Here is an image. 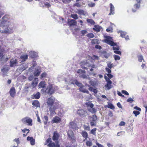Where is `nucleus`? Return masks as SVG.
<instances>
[{"mask_svg": "<svg viewBox=\"0 0 147 147\" xmlns=\"http://www.w3.org/2000/svg\"><path fill=\"white\" fill-rule=\"evenodd\" d=\"M77 113L80 116L82 117H86L88 114L87 111L83 109L78 110Z\"/></svg>", "mask_w": 147, "mask_h": 147, "instance_id": "0eeeda50", "label": "nucleus"}, {"mask_svg": "<svg viewBox=\"0 0 147 147\" xmlns=\"http://www.w3.org/2000/svg\"><path fill=\"white\" fill-rule=\"evenodd\" d=\"M84 129L85 130L89 131L90 130V127L89 126H87L84 125Z\"/></svg>", "mask_w": 147, "mask_h": 147, "instance_id": "4d7b16f0", "label": "nucleus"}, {"mask_svg": "<svg viewBox=\"0 0 147 147\" xmlns=\"http://www.w3.org/2000/svg\"><path fill=\"white\" fill-rule=\"evenodd\" d=\"M107 43L112 46L114 47V46H117V44L116 43L114 42L112 40L107 41Z\"/></svg>", "mask_w": 147, "mask_h": 147, "instance_id": "b1692460", "label": "nucleus"}, {"mask_svg": "<svg viewBox=\"0 0 147 147\" xmlns=\"http://www.w3.org/2000/svg\"><path fill=\"white\" fill-rule=\"evenodd\" d=\"M30 56L32 58H35L37 56V53L34 51H31L30 52Z\"/></svg>", "mask_w": 147, "mask_h": 147, "instance_id": "4be33fe9", "label": "nucleus"}, {"mask_svg": "<svg viewBox=\"0 0 147 147\" xmlns=\"http://www.w3.org/2000/svg\"><path fill=\"white\" fill-rule=\"evenodd\" d=\"M110 13L109 14V15H111L112 14H113L114 13V10L115 7L111 3L110 4Z\"/></svg>", "mask_w": 147, "mask_h": 147, "instance_id": "a211bd4d", "label": "nucleus"}, {"mask_svg": "<svg viewBox=\"0 0 147 147\" xmlns=\"http://www.w3.org/2000/svg\"><path fill=\"white\" fill-rule=\"evenodd\" d=\"M45 82L44 81H42L39 84L38 86L39 87V88H44L45 87Z\"/></svg>", "mask_w": 147, "mask_h": 147, "instance_id": "cd10ccee", "label": "nucleus"}, {"mask_svg": "<svg viewBox=\"0 0 147 147\" xmlns=\"http://www.w3.org/2000/svg\"><path fill=\"white\" fill-rule=\"evenodd\" d=\"M101 55L106 59L108 58L109 55L106 51H104L101 52Z\"/></svg>", "mask_w": 147, "mask_h": 147, "instance_id": "393cba45", "label": "nucleus"}, {"mask_svg": "<svg viewBox=\"0 0 147 147\" xmlns=\"http://www.w3.org/2000/svg\"><path fill=\"white\" fill-rule=\"evenodd\" d=\"M89 83L92 86H95L96 84V81L92 80H90L89 81Z\"/></svg>", "mask_w": 147, "mask_h": 147, "instance_id": "58836bf2", "label": "nucleus"}, {"mask_svg": "<svg viewBox=\"0 0 147 147\" xmlns=\"http://www.w3.org/2000/svg\"><path fill=\"white\" fill-rule=\"evenodd\" d=\"M88 110L89 112L92 114L95 113L97 111V110L93 107L92 108H88Z\"/></svg>", "mask_w": 147, "mask_h": 147, "instance_id": "c756f323", "label": "nucleus"}, {"mask_svg": "<svg viewBox=\"0 0 147 147\" xmlns=\"http://www.w3.org/2000/svg\"><path fill=\"white\" fill-rule=\"evenodd\" d=\"M86 144L87 146L90 147L92 145V143L91 142L87 141L86 142Z\"/></svg>", "mask_w": 147, "mask_h": 147, "instance_id": "de8ad7c7", "label": "nucleus"}, {"mask_svg": "<svg viewBox=\"0 0 147 147\" xmlns=\"http://www.w3.org/2000/svg\"><path fill=\"white\" fill-rule=\"evenodd\" d=\"M22 122L24 124L26 123H27L29 126H32V119L28 117H24L22 119Z\"/></svg>", "mask_w": 147, "mask_h": 147, "instance_id": "423d86ee", "label": "nucleus"}, {"mask_svg": "<svg viewBox=\"0 0 147 147\" xmlns=\"http://www.w3.org/2000/svg\"><path fill=\"white\" fill-rule=\"evenodd\" d=\"M135 101L133 100L132 98H131V97L129 98L127 100V101L129 102V103H131L133 102H134Z\"/></svg>", "mask_w": 147, "mask_h": 147, "instance_id": "864d4df0", "label": "nucleus"}, {"mask_svg": "<svg viewBox=\"0 0 147 147\" xmlns=\"http://www.w3.org/2000/svg\"><path fill=\"white\" fill-rule=\"evenodd\" d=\"M67 135L69 138L73 140H75L74 137V133L73 131L71 130H69L67 132Z\"/></svg>", "mask_w": 147, "mask_h": 147, "instance_id": "f8f14e48", "label": "nucleus"}, {"mask_svg": "<svg viewBox=\"0 0 147 147\" xmlns=\"http://www.w3.org/2000/svg\"><path fill=\"white\" fill-rule=\"evenodd\" d=\"M13 141L16 142L18 145L20 143V141L19 138H15Z\"/></svg>", "mask_w": 147, "mask_h": 147, "instance_id": "bf43d9fd", "label": "nucleus"}, {"mask_svg": "<svg viewBox=\"0 0 147 147\" xmlns=\"http://www.w3.org/2000/svg\"><path fill=\"white\" fill-rule=\"evenodd\" d=\"M81 134L84 138H85L84 140H85L86 139H87L88 138V134L86 131H83L82 132Z\"/></svg>", "mask_w": 147, "mask_h": 147, "instance_id": "5701e85b", "label": "nucleus"}, {"mask_svg": "<svg viewBox=\"0 0 147 147\" xmlns=\"http://www.w3.org/2000/svg\"><path fill=\"white\" fill-rule=\"evenodd\" d=\"M122 93L124 94L125 95L128 96L129 95V93L126 90H122L121 91Z\"/></svg>", "mask_w": 147, "mask_h": 147, "instance_id": "052dcab7", "label": "nucleus"}, {"mask_svg": "<svg viewBox=\"0 0 147 147\" xmlns=\"http://www.w3.org/2000/svg\"><path fill=\"white\" fill-rule=\"evenodd\" d=\"M80 77L84 79H88V80H90V78L88 77V76H87L84 74H82Z\"/></svg>", "mask_w": 147, "mask_h": 147, "instance_id": "ea45409f", "label": "nucleus"}, {"mask_svg": "<svg viewBox=\"0 0 147 147\" xmlns=\"http://www.w3.org/2000/svg\"><path fill=\"white\" fill-rule=\"evenodd\" d=\"M89 119L90 120V125L92 126H95L96 121L97 119V116L96 115H94L92 116H90Z\"/></svg>", "mask_w": 147, "mask_h": 147, "instance_id": "20e7f679", "label": "nucleus"}, {"mask_svg": "<svg viewBox=\"0 0 147 147\" xmlns=\"http://www.w3.org/2000/svg\"><path fill=\"white\" fill-rule=\"evenodd\" d=\"M81 65H87L88 64V62L86 60H83L81 62Z\"/></svg>", "mask_w": 147, "mask_h": 147, "instance_id": "79ce46f5", "label": "nucleus"}, {"mask_svg": "<svg viewBox=\"0 0 147 147\" xmlns=\"http://www.w3.org/2000/svg\"><path fill=\"white\" fill-rule=\"evenodd\" d=\"M108 106L107 107L112 109H115V107L114 105L111 103H108Z\"/></svg>", "mask_w": 147, "mask_h": 147, "instance_id": "4c0bfd02", "label": "nucleus"}, {"mask_svg": "<svg viewBox=\"0 0 147 147\" xmlns=\"http://www.w3.org/2000/svg\"><path fill=\"white\" fill-rule=\"evenodd\" d=\"M113 57L115 59V60L116 61L117 60H119L120 59V57L118 55H113Z\"/></svg>", "mask_w": 147, "mask_h": 147, "instance_id": "603ef678", "label": "nucleus"}, {"mask_svg": "<svg viewBox=\"0 0 147 147\" xmlns=\"http://www.w3.org/2000/svg\"><path fill=\"white\" fill-rule=\"evenodd\" d=\"M57 87L56 86L53 87L52 85L49 84L45 90L43 89H42L41 91H45L46 93L48 95H51L54 92L55 90L57 89Z\"/></svg>", "mask_w": 147, "mask_h": 147, "instance_id": "7ed1b4c3", "label": "nucleus"}, {"mask_svg": "<svg viewBox=\"0 0 147 147\" xmlns=\"http://www.w3.org/2000/svg\"><path fill=\"white\" fill-rule=\"evenodd\" d=\"M47 74L45 72L42 73L40 75L41 78H43L46 76Z\"/></svg>", "mask_w": 147, "mask_h": 147, "instance_id": "680f3d73", "label": "nucleus"}, {"mask_svg": "<svg viewBox=\"0 0 147 147\" xmlns=\"http://www.w3.org/2000/svg\"><path fill=\"white\" fill-rule=\"evenodd\" d=\"M106 82L107 83L105 85V87L106 88V89H105L106 90H109L112 88L111 85L112 82L111 80Z\"/></svg>", "mask_w": 147, "mask_h": 147, "instance_id": "1a4fd4ad", "label": "nucleus"}, {"mask_svg": "<svg viewBox=\"0 0 147 147\" xmlns=\"http://www.w3.org/2000/svg\"><path fill=\"white\" fill-rule=\"evenodd\" d=\"M85 72L86 71L85 70L82 69H79L77 71V73H85Z\"/></svg>", "mask_w": 147, "mask_h": 147, "instance_id": "69168bd1", "label": "nucleus"}, {"mask_svg": "<svg viewBox=\"0 0 147 147\" xmlns=\"http://www.w3.org/2000/svg\"><path fill=\"white\" fill-rule=\"evenodd\" d=\"M10 66L13 67L17 65L18 62L16 60H14L13 59H11L10 61Z\"/></svg>", "mask_w": 147, "mask_h": 147, "instance_id": "9d476101", "label": "nucleus"}, {"mask_svg": "<svg viewBox=\"0 0 147 147\" xmlns=\"http://www.w3.org/2000/svg\"><path fill=\"white\" fill-rule=\"evenodd\" d=\"M32 105L36 107H40V104L38 100H35L33 101L32 102Z\"/></svg>", "mask_w": 147, "mask_h": 147, "instance_id": "aec40b11", "label": "nucleus"}, {"mask_svg": "<svg viewBox=\"0 0 147 147\" xmlns=\"http://www.w3.org/2000/svg\"><path fill=\"white\" fill-rule=\"evenodd\" d=\"M75 84L78 87H80V88H81V87H82L83 86V85L81 83H80L77 80H76L75 81Z\"/></svg>", "mask_w": 147, "mask_h": 147, "instance_id": "c9c22d12", "label": "nucleus"}, {"mask_svg": "<svg viewBox=\"0 0 147 147\" xmlns=\"http://www.w3.org/2000/svg\"><path fill=\"white\" fill-rule=\"evenodd\" d=\"M55 100V98L53 97L48 98L47 100L46 103L47 107L51 115L55 114V110L61 107V105L59 102L57 101L56 102Z\"/></svg>", "mask_w": 147, "mask_h": 147, "instance_id": "f03ea898", "label": "nucleus"}, {"mask_svg": "<svg viewBox=\"0 0 147 147\" xmlns=\"http://www.w3.org/2000/svg\"><path fill=\"white\" fill-rule=\"evenodd\" d=\"M80 90L81 92L83 93H86L87 94H89V92L87 90L83 88V86L81 88H80Z\"/></svg>", "mask_w": 147, "mask_h": 147, "instance_id": "2f4dec72", "label": "nucleus"}, {"mask_svg": "<svg viewBox=\"0 0 147 147\" xmlns=\"http://www.w3.org/2000/svg\"><path fill=\"white\" fill-rule=\"evenodd\" d=\"M7 16H4L2 18V21L0 23V27H2L3 29L1 30L2 33H10L13 32L14 24L12 20L7 21Z\"/></svg>", "mask_w": 147, "mask_h": 147, "instance_id": "f257e3e1", "label": "nucleus"}, {"mask_svg": "<svg viewBox=\"0 0 147 147\" xmlns=\"http://www.w3.org/2000/svg\"><path fill=\"white\" fill-rule=\"evenodd\" d=\"M71 16L75 20H77L78 18V15L76 14H72Z\"/></svg>", "mask_w": 147, "mask_h": 147, "instance_id": "37998d69", "label": "nucleus"}, {"mask_svg": "<svg viewBox=\"0 0 147 147\" xmlns=\"http://www.w3.org/2000/svg\"><path fill=\"white\" fill-rule=\"evenodd\" d=\"M86 104L88 107H90V108H92L94 106L93 104L92 103L87 102L86 103Z\"/></svg>", "mask_w": 147, "mask_h": 147, "instance_id": "a18cd8bd", "label": "nucleus"}, {"mask_svg": "<svg viewBox=\"0 0 147 147\" xmlns=\"http://www.w3.org/2000/svg\"><path fill=\"white\" fill-rule=\"evenodd\" d=\"M59 135V134L56 131H54L53 133V136L52 137V139L54 141H57L58 140Z\"/></svg>", "mask_w": 147, "mask_h": 147, "instance_id": "ddd939ff", "label": "nucleus"}, {"mask_svg": "<svg viewBox=\"0 0 147 147\" xmlns=\"http://www.w3.org/2000/svg\"><path fill=\"white\" fill-rule=\"evenodd\" d=\"M116 47H113V49L114 50H119L120 49V48L117 45V46H116Z\"/></svg>", "mask_w": 147, "mask_h": 147, "instance_id": "0e129e2a", "label": "nucleus"}, {"mask_svg": "<svg viewBox=\"0 0 147 147\" xmlns=\"http://www.w3.org/2000/svg\"><path fill=\"white\" fill-rule=\"evenodd\" d=\"M87 21L88 23L92 25H94L95 23L93 20L92 19H87Z\"/></svg>", "mask_w": 147, "mask_h": 147, "instance_id": "e433bc0d", "label": "nucleus"}, {"mask_svg": "<svg viewBox=\"0 0 147 147\" xmlns=\"http://www.w3.org/2000/svg\"><path fill=\"white\" fill-rule=\"evenodd\" d=\"M41 71V69L40 68H35L34 73L35 76H38Z\"/></svg>", "mask_w": 147, "mask_h": 147, "instance_id": "4468645a", "label": "nucleus"}, {"mask_svg": "<svg viewBox=\"0 0 147 147\" xmlns=\"http://www.w3.org/2000/svg\"><path fill=\"white\" fill-rule=\"evenodd\" d=\"M76 13L79 15H83L84 16H85L87 14V12L82 9L78 10Z\"/></svg>", "mask_w": 147, "mask_h": 147, "instance_id": "6ab92c4d", "label": "nucleus"}, {"mask_svg": "<svg viewBox=\"0 0 147 147\" xmlns=\"http://www.w3.org/2000/svg\"><path fill=\"white\" fill-rule=\"evenodd\" d=\"M105 42L106 43L107 41H111L112 40V38L111 37L108 36H105Z\"/></svg>", "mask_w": 147, "mask_h": 147, "instance_id": "f704fd0d", "label": "nucleus"}, {"mask_svg": "<svg viewBox=\"0 0 147 147\" xmlns=\"http://www.w3.org/2000/svg\"><path fill=\"white\" fill-rule=\"evenodd\" d=\"M133 113L135 115L136 117H137L140 114V112L138 111H134Z\"/></svg>", "mask_w": 147, "mask_h": 147, "instance_id": "09e8293b", "label": "nucleus"}, {"mask_svg": "<svg viewBox=\"0 0 147 147\" xmlns=\"http://www.w3.org/2000/svg\"><path fill=\"white\" fill-rule=\"evenodd\" d=\"M10 68L9 67L6 66H4L1 69V71L2 74V76L4 77L6 76H7V74L9 71Z\"/></svg>", "mask_w": 147, "mask_h": 147, "instance_id": "39448f33", "label": "nucleus"}, {"mask_svg": "<svg viewBox=\"0 0 147 147\" xmlns=\"http://www.w3.org/2000/svg\"><path fill=\"white\" fill-rule=\"evenodd\" d=\"M69 127L70 128L72 129H76V123L73 122H70V123Z\"/></svg>", "mask_w": 147, "mask_h": 147, "instance_id": "c85d7f7f", "label": "nucleus"}, {"mask_svg": "<svg viewBox=\"0 0 147 147\" xmlns=\"http://www.w3.org/2000/svg\"><path fill=\"white\" fill-rule=\"evenodd\" d=\"M107 65L108 67L110 69L112 68L114 66L113 64L111 62L108 63Z\"/></svg>", "mask_w": 147, "mask_h": 147, "instance_id": "5fc2aeb1", "label": "nucleus"}, {"mask_svg": "<svg viewBox=\"0 0 147 147\" xmlns=\"http://www.w3.org/2000/svg\"><path fill=\"white\" fill-rule=\"evenodd\" d=\"M34 78V76L32 75H31L28 78V80L30 81L33 80Z\"/></svg>", "mask_w": 147, "mask_h": 147, "instance_id": "774afa93", "label": "nucleus"}, {"mask_svg": "<svg viewBox=\"0 0 147 147\" xmlns=\"http://www.w3.org/2000/svg\"><path fill=\"white\" fill-rule=\"evenodd\" d=\"M96 130V128H93V129H92L90 131V133L91 134L95 135H96L95 131Z\"/></svg>", "mask_w": 147, "mask_h": 147, "instance_id": "3c124183", "label": "nucleus"}, {"mask_svg": "<svg viewBox=\"0 0 147 147\" xmlns=\"http://www.w3.org/2000/svg\"><path fill=\"white\" fill-rule=\"evenodd\" d=\"M118 33L121 34V36L122 38L125 37V35L127 34L126 32L120 30L117 31Z\"/></svg>", "mask_w": 147, "mask_h": 147, "instance_id": "bb28decb", "label": "nucleus"}, {"mask_svg": "<svg viewBox=\"0 0 147 147\" xmlns=\"http://www.w3.org/2000/svg\"><path fill=\"white\" fill-rule=\"evenodd\" d=\"M140 7V4L136 3L134 5V7L135 9H132V11L133 12H135L136 11V10L139 9Z\"/></svg>", "mask_w": 147, "mask_h": 147, "instance_id": "412c9836", "label": "nucleus"}, {"mask_svg": "<svg viewBox=\"0 0 147 147\" xmlns=\"http://www.w3.org/2000/svg\"><path fill=\"white\" fill-rule=\"evenodd\" d=\"M106 31L107 32H113V28L111 26H109V28H107L106 30Z\"/></svg>", "mask_w": 147, "mask_h": 147, "instance_id": "8fccbe9b", "label": "nucleus"}, {"mask_svg": "<svg viewBox=\"0 0 147 147\" xmlns=\"http://www.w3.org/2000/svg\"><path fill=\"white\" fill-rule=\"evenodd\" d=\"M86 36L90 38H92L94 37V35L92 33H89L86 35Z\"/></svg>", "mask_w": 147, "mask_h": 147, "instance_id": "c03bdc74", "label": "nucleus"}, {"mask_svg": "<svg viewBox=\"0 0 147 147\" xmlns=\"http://www.w3.org/2000/svg\"><path fill=\"white\" fill-rule=\"evenodd\" d=\"M94 28H93L94 30H95L97 32L100 31L101 30V27L97 25H95L94 26Z\"/></svg>", "mask_w": 147, "mask_h": 147, "instance_id": "a878e982", "label": "nucleus"}, {"mask_svg": "<svg viewBox=\"0 0 147 147\" xmlns=\"http://www.w3.org/2000/svg\"><path fill=\"white\" fill-rule=\"evenodd\" d=\"M9 93L10 96L12 97H13L16 94V90L14 87H12L9 91Z\"/></svg>", "mask_w": 147, "mask_h": 147, "instance_id": "dca6fc26", "label": "nucleus"}, {"mask_svg": "<svg viewBox=\"0 0 147 147\" xmlns=\"http://www.w3.org/2000/svg\"><path fill=\"white\" fill-rule=\"evenodd\" d=\"M125 124V123L123 121H121L119 124V125L120 126H124Z\"/></svg>", "mask_w": 147, "mask_h": 147, "instance_id": "338daca9", "label": "nucleus"}, {"mask_svg": "<svg viewBox=\"0 0 147 147\" xmlns=\"http://www.w3.org/2000/svg\"><path fill=\"white\" fill-rule=\"evenodd\" d=\"M76 22L74 20L69 19L68 20L67 24L71 27L76 26Z\"/></svg>", "mask_w": 147, "mask_h": 147, "instance_id": "6e6552de", "label": "nucleus"}, {"mask_svg": "<svg viewBox=\"0 0 147 147\" xmlns=\"http://www.w3.org/2000/svg\"><path fill=\"white\" fill-rule=\"evenodd\" d=\"M37 79H38L37 78H35L34 80L32 81V85L33 88L35 87L38 84V82L36 81V80Z\"/></svg>", "mask_w": 147, "mask_h": 147, "instance_id": "72a5a7b5", "label": "nucleus"}, {"mask_svg": "<svg viewBox=\"0 0 147 147\" xmlns=\"http://www.w3.org/2000/svg\"><path fill=\"white\" fill-rule=\"evenodd\" d=\"M28 56L26 55H21L20 57V58L22 60V62L25 61L28 59Z\"/></svg>", "mask_w": 147, "mask_h": 147, "instance_id": "473e14b6", "label": "nucleus"}, {"mask_svg": "<svg viewBox=\"0 0 147 147\" xmlns=\"http://www.w3.org/2000/svg\"><path fill=\"white\" fill-rule=\"evenodd\" d=\"M28 141H30V144L31 145H34L35 144V140L32 137L28 136L27 138Z\"/></svg>", "mask_w": 147, "mask_h": 147, "instance_id": "2eb2a0df", "label": "nucleus"}, {"mask_svg": "<svg viewBox=\"0 0 147 147\" xmlns=\"http://www.w3.org/2000/svg\"><path fill=\"white\" fill-rule=\"evenodd\" d=\"M114 52V53L120 55H121V51L119 50H115Z\"/></svg>", "mask_w": 147, "mask_h": 147, "instance_id": "e2e57ef3", "label": "nucleus"}, {"mask_svg": "<svg viewBox=\"0 0 147 147\" xmlns=\"http://www.w3.org/2000/svg\"><path fill=\"white\" fill-rule=\"evenodd\" d=\"M138 61L140 62H141L142 60H144L143 56L142 55H140L138 56Z\"/></svg>", "mask_w": 147, "mask_h": 147, "instance_id": "a19ab883", "label": "nucleus"}, {"mask_svg": "<svg viewBox=\"0 0 147 147\" xmlns=\"http://www.w3.org/2000/svg\"><path fill=\"white\" fill-rule=\"evenodd\" d=\"M32 96L34 97L35 99H38L40 98V93L39 92H38L36 94H33Z\"/></svg>", "mask_w": 147, "mask_h": 147, "instance_id": "7c9ffc66", "label": "nucleus"}, {"mask_svg": "<svg viewBox=\"0 0 147 147\" xmlns=\"http://www.w3.org/2000/svg\"><path fill=\"white\" fill-rule=\"evenodd\" d=\"M98 40L97 39H92L91 41V42L92 44H95L98 43Z\"/></svg>", "mask_w": 147, "mask_h": 147, "instance_id": "6e6d98bb", "label": "nucleus"}, {"mask_svg": "<svg viewBox=\"0 0 147 147\" xmlns=\"http://www.w3.org/2000/svg\"><path fill=\"white\" fill-rule=\"evenodd\" d=\"M32 65L31 66V68H33L34 67H35L37 65L36 61H32Z\"/></svg>", "mask_w": 147, "mask_h": 147, "instance_id": "13d9d810", "label": "nucleus"}, {"mask_svg": "<svg viewBox=\"0 0 147 147\" xmlns=\"http://www.w3.org/2000/svg\"><path fill=\"white\" fill-rule=\"evenodd\" d=\"M52 121L53 123H60L61 121V119L59 117L55 116L53 118Z\"/></svg>", "mask_w": 147, "mask_h": 147, "instance_id": "f3484780", "label": "nucleus"}, {"mask_svg": "<svg viewBox=\"0 0 147 147\" xmlns=\"http://www.w3.org/2000/svg\"><path fill=\"white\" fill-rule=\"evenodd\" d=\"M88 33L87 30H82L81 31V33L82 34L81 36H83Z\"/></svg>", "mask_w": 147, "mask_h": 147, "instance_id": "49530a36", "label": "nucleus"}, {"mask_svg": "<svg viewBox=\"0 0 147 147\" xmlns=\"http://www.w3.org/2000/svg\"><path fill=\"white\" fill-rule=\"evenodd\" d=\"M56 144L54 142H51L49 143L48 146L49 147H60V145L59 144V142L58 141H56Z\"/></svg>", "mask_w": 147, "mask_h": 147, "instance_id": "9b49d317", "label": "nucleus"}]
</instances>
